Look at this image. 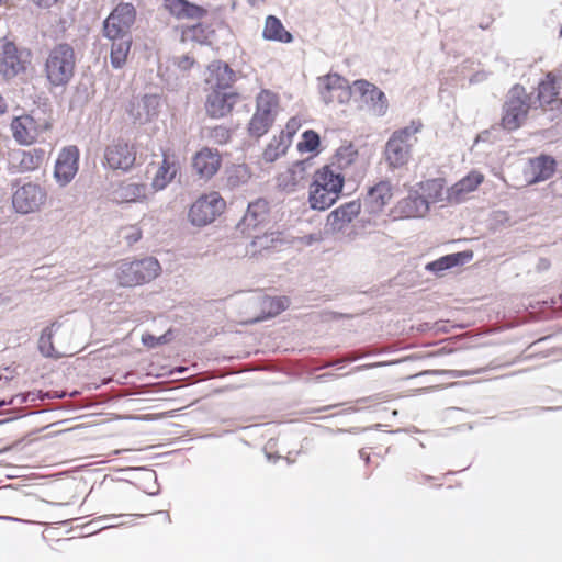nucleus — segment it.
Returning <instances> with one entry per match:
<instances>
[{
	"instance_id": "1",
	"label": "nucleus",
	"mask_w": 562,
	"mask_h": 562,
	"mask_svg": "<svg viewBox=\"0 0 562 562\" xmlns=\"http://www.w3.org/2000/svg\"><path fill=\"white\" fill-rule=\"evenodd\" d=\"M345 180L342 173H334L330 167L317 168L307 187L306 201L310 209L317 212L330 209L340 199Z\"/></svg>"
},
{
	"instance_id": "2",
	"label": "nucleus",
	"mask_w": 562,
	"mask_h": 562,
	"mask_svg": "<svg viewBox=\"0 0 562 562\" xmlns=\"http://www.w3.org/2000/svg\"><path fill=\"white\" fill-rule=\"evenodd\" d=\"M76 69V54L68 43L52 47L44 61L43 72L52 87H65L70 82Z\"/></svg>"
},
{
	"instance_id": "3",
	"label": "nucleus",
	"mask_w": 562,
	"mask_h": 562,
	"mask_svg": "<svg viewBox=\"0 0 562 562\" xmlns=\"http://www.w3.org/2000/svg\"><path fill=\"white\" fill-rule=\"evenodd\" d=\"M423 127L422 121L417 120L393 132L384 150L385 160L391 168H401L408 162L412 148L418 142L417 134Z\"/></svg>"
},
{
	"instance_id": "4",
	"label": "nucleus",
	"mask_w": 562,
	"mask_h": 562,
	"mask_svg": "<svg viewBox=\"0 0 562 562\" xmlns=\"http://www.w3.org/2000/svg\"><path fill=\"white\" fill-rule=\"evenodd\" d=\"M53 127L52 119L42 112H31L13 117L10 124L14 140L22 146L37 143Z\"/></svg>"
},
{
	"instance_id": "5",
	"label": "nucleus",
	"mask_w": 562,
	"mask_h": 562,
	"mask_svg": "<svg viewBox=\"0 0 562 562\" xmlns=\"http://www.w3.org/2000/svg\"><path fill=\"white\" fill-rule=\"evenodd\" d=\"M280 108V95L270 89H261L256 97L255 113L248 123L249 134L255 137L267 134L273 125Z\"/></svg>"
},
{
	"instance_id": "6",
	"label": "nucleus",
	"mask_w": 562,
	"mask_h": 562,
	"mask_svg": "<svg viewBox=\"0 0 562 562\" xmlns=\"http://www.w3.org/2000/svg\"><path fill=\"white\" fill-rule=\"evenodd\" d=\"M160 272L159 261L154 257H147L140 260L121 262L116 269V279L119 285L132 288L153 281Z\"/></svg>"
},
{
	"instance_id": "7",
	"label": "nucleus",
	"mask_w": 562,
	"mask_h": 562,
	"mask_svg": "<svg viewBox=\"0 0 562 562\" xmlns=\"http://www.w3.org/2000/svg\"><path fill=\"white\" fill-rule=\"evenodd\" d=\"M226 209V201L217 191L200 195L190 206L188 218L194 226L203 227L213 223Z\"/></svg>"
},
{
	"instance_id": "8",
	"label": "nucleus",
	"mask_w": 562,
	"mask_h": 562,
	"mask_svg": "<svg viewBox=\"0 0 562 562\" xmlns=\"http://www.w3.org/2000/svg\"><path fill=\"white\" fill-rule=\"evenodd\" d=\"M30 64V53L20 49L8 38L0 40V76L5 80L15 78L25 72Z\"/></svg>"
},
{
	"instance_id": "9",
	"label": "nucleus",
	"mask_w": 562,
	"mask_h": 562,
	"mask_svg": "<svg viewBox=\"0 0 562 562\" xmlns=\"http://www.w3.org/2000/svg\"><path fill=\"white\" fill-rule=\"evenodd\" d=\"M529 109V97L525 88L518 85L513 87L504 105L503 127L508 131L519 128L526 121Z\"/></svg>"
},
{
	"instance_id": "10",
	"label": "nucleus",
	"mask_w": 562,
	"mask_h": 562,
	"mask_svg": "<svg viewBox=\"0 0 562 562\" xmlns=\"http://www.w3.org/2000/svg\"><path fill=\"white\" fill-rule=\"evenodd\" d=\"M136 20V9L132 3H119L103 22L106 38L131 36L130 31Z\"/></svg>"
},
{
	"instance_id": "11",
	"label": "nucleus",
	"mask_w": 562,
	"mask_h": 562,
	"mask_svg": "<svg viewBox=\"0 0 562 562\" xmlns=\"http://www.w3.org/2000/svg\"><path fill=\"white\" fill-rule=\"evenodd\" d=\"M165 10L178 21H192V25L183 27L182 35L201 30L200 21L207 15V9L188 0H164Z\"/></svg>"
},
{
	"instance_id": "12",
	"label": "nucleus",
	"mask_w": 562,
	"mask_h": 562,
	"mask_svg": "<svg viewBox=\"0 0 562 562\" xmlns=\"http://www.w3.org/2000/svg\"><path fill=\"white\" fill-rule=\"evenodd\" d=\"M137 157L135 144L123 138H117L109 144L104 150L106 166L113 170H131Z\"/></svg>"
},
{
	"instance_id": "13",
	"label": "nucleus",
	"mask_w": 562,
	"mask_h": 562,
	"mask_svg": "<svg viewBox=\"0 0 562 562\" xmlns=\"http://www.w3.org/2000/svg\"><path fill=\"white\" fill-rule=\"evenodd\" d=\"M150 167L155 168V172L151 179V188L155 191H160L167 188L180 170V161L171 148H165L161 151V160L158 162H150Z\"/></svg>"
},
{
	"instance_id": "14",
	"label": "nucleus",
	"mask_w": 562,
	"mask_h": 562,
	"mask_svg": "<svg viewBox=\"0 0 562 562\" xmlns=\"http://www.w3.org/2000/svg\"><path fill=\"white\" fill-rule=\"evenodd\" d=\"M46 198L44 188L29 182L16 189L12 196V204L16 212L29 214L38 211L45 204Z\"/></svg>"
},
{
	"instance_id": "15",
	"label": "nucleus",
	"mask_w": 562,
	"mask_h": 562,
	"mask_svg": "<svg viewBox=\"0 0 562 562\" xmlns=\"http://www.w3.org/2000/svg\"><path fill=\"white\" fill-rule=\"evenodd\" d=\"M538 101L543 110L562 111V76L548 72L538 85Z\"/></svg>"
},
{
	"instance_id": "16",
	"label": "nucleus",
	"mask_w": 562,
	"mask_h": 562,
	"mask_svg": "<svg viewBox=\"0 0 562 562\" xmlns=\"http://www.w3.org/2000/svg\"><path fill=\"white\" fill-rule=\"evenodd\" d=\"M323 87L321 94L326 103H346L350 100L352 90L347 79L337 75L328 74L322 79Z\"/></svg>"
},
{
	"instance_id": "17",
	"label": "nucleus",
	"mask_w": 562,
	"mask_h": 562,
	"mask_svg": "<svg viewBox=\"0 0 562 562\" xmlns=\"http://www.w3.org/2000/svg\"><path fill=\"white\" fill-rule=\"evenodd\" d=\"M79 149L76 146L64 147L58 154L54 176L60 186L68 184L78 172Z\"/></svg>"
},
{
	"instance_id": "18",
	"label": "nucleus",
	"mask_w": 562,
	"mask_h": 562,
	"mask_svg": "<svg viewBox=\"0 0 562 562\" xmlns=\"http://www.w3.org/2000/svg\"><path fill=\"white\" fill-rule=\"evenodd\" d=\"M147 198L146 183L133 178L121 181L111 192V200L117 204L143 203Z\"/></svg>"
},
{
	"instance_id": "19",
	"label": "nucleus",
	"mask_w": 562,
	"mask_h": 562,
	"mask_svg": "<svg viewBox=\"0 0 562 562\" xmlns=\"http://www.w3.org/2000/svg\"><path fill=\"white\" fill-rule=\"evenodd\" d=\"M240 95L237 92H223L213 90L206 99L205 110L213 119L225 117L232 113L234 106L239 102Z\"/></svg>"
},
{
	"instance_id": "20",
	"label": "nucleus",
	"mask_w": 562,
	"mask_h": 562,
	"mask_svg": "<svg viewBox=\"0 0 562 562\" xmlns=\"http://www.w3.org/2000/svg\"><path fill=\"white\" fill-rule=\"evenodd\" d=\"M222 166V156L217 149L203 147L192 157V168L202 179H210Z\"/></svg>"
},
{
	"instance_id": "21",
	"label": "nucleus",
	"mask_w": 562,
	"mask_h": 562,
	"mask_svg": "<svg viewBox=\"0 0 562 562\" xmlns=\"http://www.w3.org/2000/svg\"><path fill=\"white\" fill-rule=\"evenodd\" d=\"M160 100L157 95H144L133 99L127 108L135 123L145 124L158 116Z\"/></svg>"
},
{
	"instance_id": "22",
	"label": "nucleus",
	"mask_w": 562,
	"mask_h": 562,
	"mask_svg": "<svg viewBox=\"0 0 562 562\" xmlns=\"http://www.w3.org/2000/svg\"><path fill=\"white\" fill-rule=\"evenodd\" d=\"M360 200L346 202L333 210L326 218V226L331 232H340L345 229L361 212Z\"/></svg>"
},
{
	"instance_id": "23",
	"label": "nucleus",
	"mask_w": 562,
	"mask_h": 562,
	"mask_svg": "<svg viewBox=\"0 0 562 562\" xmlns=\"http://www.w3.org/2000/svg\"><path fill=\"white\" fill-rule=\"evenodd\" d=\"M415 193L418 194L429 207L431 203H448L449 188L446 187V180L443 178H434L417 183Z\"/></svg>"
},
{
	"instance_id": "24",
	"label": "nucleus",
	"mask_w": 562,
	"mask_h": 562,
	"mask_svg": "<svg viewBox=\"0 0 562 562\" xmlns=\"http://www.w3.org/2000/svg\"><path fill=\"white\" fill-rule=\"evenodd\" d=\"M484 181V175L479 171H471L465 177L449 188L448 204H458L474 192Z\"/></svg>"
},
{
	"instance_id": "25",
	"label": "nucleus",
	"mask_w": 562,
	"mask_h": 562,
	"mask_svg": "<svg viewBox=\"0 0 562 562\" xmlns=\"http://www.w3.org/2000/svg\"><path fill=\"white\" fill-rule=\"evenodd\" d=\"M557 162L554 158L548 155H540L529 159L526 168V176L529 183L546 181L551 178L555 171Z\"/></svg>"
},
{
	"instance_id": "26",
	"label": "nucleus",
	"mask_w": 562,
	"mask_h": 562,
	"mask_svg": "<svg viewBox=\"0 0 562 562\" xmlns=\"http://www.w3.org/2000/svg\"><path fill=\"white\" fill-rule=\"evenodd\" d=\"M205 81L213 90L223 91L233 85L235 74L226 63L215 60L207 67Z\"/></svg>"
},
{
	"instance_id": "27",
	"label": "nucleus",
	"mask_w": 562,
	"mask_h": 562,
	"mask_svg": "<svg viewBox=\"0 0 562 562\" xmlns=\"http://www.w3.org/2000/svg\"><path fill=\"white\" fill-rule=\"evenodd\" d=\"M307 178L305 161H296L277 177L278 187L285 192H294Z\"/></svg>"
},
{
	"instance_id": "28",
	"label": "nucleus",
	"mask_w": 562,
	"mask_h": 562,
	"mask_svg": "<svg viewBox=\"0 0 562 562\" xmlns=\"http://www.w3.org/2000/svg\"><path fill=\"white\" fill-rule=\"evenodd\" d=\"M61 325L52 324L47 327L40 337V349L43 355L48 357L61 358L71 356L75 351L69 347H63L55 344L54 339L59 335Z\"/></svg>"
},
{
	"instance_id": "29",
	"label": "nucleus",
	"mask_w": 562,
	"mask_h": 562,
	"mask_svg": "<svg viewBox=\"0 0 562 562\" xmlns=\"http://www.w3.org/2000/svg\"><path fill=\"white\" fill-rule=\"evenodd\" d=\"M428 211L429 207L425 201L415 192L398 201L393 209L394 216L400 218L423 217Z\"/></svg>"
},
{
	"instance_id": "30",
	"label": "nucleus",
	"mask_w": 562,
	"mask_h": 562,
	"mask_svg": "<svg viewBox=\"0 0 562 562\" xmlns=\"http://www.w3.org/2000/svg\"><path fill=\"white\" fill-rule=\"evenodd\" d=\"M393 198V188L389 181H380L368 191L366 203L372 213L381 212Z\"/></svg>"
},
{
	"instance_id": "31",
	"label": "nucleus",
	"mask_w": 562,
	"mask_h": 562,
	"mask_svg": "<svg viewBox=\"0 0 562 562\" xmlns=\"http://www.w3.org/2000/svg\"><path fill=\"white\" fill-rule=\"evenodd\" d=\"M353 90L364 98L366 102H372L379 113H384L387 108L385 94L373 83L359 79L353 82Z\"/></svg>"
},
{
	"instance_id": "32",
	"label": "nucleus",
	"mask_w": 562,
	"mask_h": 562,
	"mask_svg": "<svg viewBox=\"0 0 562 562\" xmlns=\"http://www.w3.org/2000/svg\"><path fill=\"white\" fill-rule=\"evenodd\" d=\"M358 159V150L351 144L340 146L333 155L330 162L323 167H330L334 173H342L350 168Z\"/></svg>"
},
{
	"instance_id": "33",
	"label": "nucleus",
	"mask_w": 562,
	"mask_h": 562,
	"mask_svg": "<svg viewBox=\"0 0 562 562\" xmlns=\"http://www.w3.org/2000/svg\"><path fill=\"white\" fill-rule=\"evenodd\" d=\"M262 36L265 40L281 43H290L293 40L292 34L285 30L280 19L274 15L266 18Z\"/></svg>"
},
{
	"instance_id": "34",
	"label": "nucleus",
	"mask_w": 562,
	"mask_h": 562,
	"mask_svg": "<svg viewBox=\"0 0 562 562\" xmlns=\"http://www.w3.org/2000/svg\"><path fill=\"white\" fill-rule=\"evenodd\" d=\"M111 42L110 58L114 68H121L125 65L132 46L131 36H121L117 38H108Z\"/></svg>"
},
{
	"instance_id": "35",
	"label": "nucleus",
	"mask_w": 562,
	"mask_h": 562,
	"mask_svg": "<svg viewBox=\"0 0 562 562\" xmlns=\"http://www.w3.org/2000/svg\"><path fill=\"white\" fill-rule=\"evenodd\" d=\"M269 217V204L265 200H257L248 205L244 216V225L246 227H257L265 223Z\"/></svg>"
},
{
	"instance_id": "36",
	"label": "nucleus",
	"mask_w": 562,
	"mask_h": 562,
	"mask_svg": "<svg viewBox=\"0 0 562 562\" xmlns=\"http://www.w3.org/2000/svg\"><path fill=\"white\" fill-rule=\"evenodd\" d=\"M260 304L263 313L260 319H262L277 316L285 311L290 305V300L286 296H266Z\"/></svg>"
},
{
	"instance_id": "37",
	"label": "nucleus",
	"mask_w": 562,
	"mask_h": 562,
	"mask_svg": "<svg viewBox=\"0 0 562 562\" xmlns=\"http://www.w3.org/2000/svg\"><path fill=\"white\" fill-rule=\"evenodd\" d=\"M45 151L40 148L23 150L20 154L19 169L20 171H33L41 167L44 161Z\"/></svg>"
},
{
	"instance_id": "38",
	"label": "nucleus",
	"mask_w": 562,
	"mask_h": 562,
	"mask_svg": "<svg viewBox=\"0 0 562 562\" xmlns=\"http://www.w3.org/2000/svg\"><path fill=\"white\" fill-rule=\"evenodd\" d=\"M290 145L289 136L279 135L278 137H273L263 150V159L269 162L277 160L281 156L285 155Z\"/></svg>"
},
{
	"instance_id": "39",
	"label": "nucleus",
	"mask_w": 562,
	"mask_h": 562,
	"mask_svg": "<svg viewBox=\"0 0 562 562\" xmlns=\"http://www.w3.org/2000/svg\"><path fill=\"white\" fill-rule=\"evenodd\" d=\"M319 135L313 130H307L302 134V139L297 143L296 148L301 154L311 153L317 155L319 153Z\"/></svg>"
},
{
	"instance_id": "40",
	"label": "nucleus",
	"mask_w": 562,
	"mask_h": 562,
	"mask_svg": "<svg viewBox=\"0 0 562 562\" xmlns=\"http://www.w3.org/2000/svg\"><path fill=\"white\" fill-rule=\"evenodd\" d=\"M464 256H465V254H463V252L447 255V256H443L432 262H429L426 268L428 270L435 271V272L447 270V269H450V268L461 263L462 258Z\"/></svg>"
},
{
	"instance_id": "41",
	"label": "nucleus",
	"mask_w": 562,
	"mask_h": 562,
	"mask_svg": "<svg viewBox=\"0 0 562 562\" xmlns=\"http://www.w3.org/2000/svg\"><path fill=\"white\" fill-rule=\"evenodd\" d=\"M142 236V229L137 225H127L121 227L120 229V238L124 240L128 246H132L140 240Z\"/></svg>"
},
{
	"instance_id": "42",
	"label": "nucleus",
	"mask_w": 562,
	"mask_h": 562,
	"mask_svg": "<svg viewBox=\"0 0 562 562\" xmlns=\"http://www.w3.org/2000/svg\"><path fill=\"white\" fill-rule=\"evenodd\" d=\"M276 238L274 234L265 233L262 236H255L252 240V246L258 247L260 249H268L273 246Z\"/></svg>"
},
{
	"instance_id": "43",
	"label": "nucleus",
	"mask_w": 562,
	"mask_h": 562,
	"mask_svg": "<svg viewBox=\"0 0 562 562\" xmlns=\"http://www.w3.org/2000/svg\"><path fill=\"white\" fill-rule=\"evenodd\" d=\"M301 127V120L297 117H291L286 124L283 131H281L280 136H289L290 143H292V138L295 135V133Z\"/></svg>"
},
{
	"instance_id": "44",
	"label": "nucleus",
	"mask_w": 562,
	"mask_h": 562,
	"mask_svg": "<svg viewBox=\"0 0 562 562\" xmlns=\"http://www.w3.org/2000/svg\"><path fill=\"white\" fill-rule=\"evenodd\" d=\"M59 0H34L38 7L50 8L56 4Z\"/></svg>"
},
{
	"instance_id": "45",
	"label": "nucleus",
	"mask_w": 562,
	"mask_h": 562,
	"mask_svg": "<svg viewBox=\"0 0 562 562\" xmlns=\"http://www.w3.org/2000/svg\"><path fill=\"white\" fill-rule=\"evenodd\" d=\"M8 112V103L5 99L0 95V115H3Z\"/></svg>"
},
{
	"instance_id": "46",
	"label": "nucleus",
	"mask_w": 562,
	"mask_h": 562,
	"mask_svg": "<svg viewBox=\"0 0 562 562\" xmlns=\"http://www.w3.org/2000/svg\"><path fill=\"white\" fill-rule=\"evenodd\" d=\"M337 406H338V404H333V405L324 406V407H321V408H316L315 412L321 413V412H325V411H327L329 408L337 407Z\"/></svg>"
},
{
	"instance_id": "47",
	"label": "nucleus",
	"mask_w": 562,
	"mask_h": 562,
	"mask_svg": "<svg viewBox=\"0 0 562 562\" xmlns=\"http://www.w3.org/2000/svg\"><path fill=\"white\" fill-rule=\"evenodd\" d=\"M378 366H379V363H371V364L363 366V368H369L370 369V368H375Z\"/></svg>"
},
{
	"instance_id": "48",
	"label": "nucleus",
	"mask_w": 562,
	"mask_h": 562,
	"mask_svg": "<svg viewBox=\"0 0 562 562\" xmlns=\"http://www.w3.org/2000/svg\"><path fill=\"white\" fill-rule=\"evenodd\" d=\"M8 0H0V3H5Z\"/></svg>"
}]
</instances>
